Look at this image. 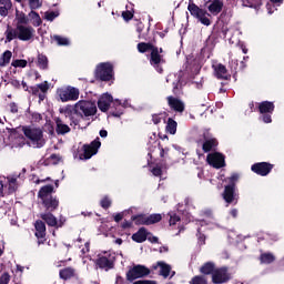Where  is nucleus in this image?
<instances>
[{
    "label": "nucleus",
    "mask_w": 284,
    "mask_h": 284,
    "mask_svg": "<svg viewBox=\"0 0 284 284\" xmlns=\"http://www.w3.org/2000/svg\"><path fill=\"white\" fill-rule=\"evenodd\" d=\"M54 192V185L52 184H47L39 190L38 199L41 201L44 212H57L59 210L60 201L59 196L52 195Z\"/></svg>",
    "instance_id": "1"
},
{
    "label": "nucleus",
    "mask_w": 284,
    "mask_h": 284,
    "mask_svg": "<svg viewBox=\"0 0 284 284\" xmlns=\"http://www.w3.org/2000/svg\"><path fill=\"white\" fill-rule=\"evenodd\" d=\"M4 37L6 43H10L14 41V39H19L20 41H30L32 37H34V28L26 24H17L14 29L8 24Z\"/></svg>",
    "instance_id": "2"
},
{
    "label": "nucleus",
    "mask_w": 284,
    "mask_h": 284,
    "mask_svg": "<svg viewBox=\"0 0 284 284\" xmlns=\"http://www.w3.org/2000/svg\"><path fill=\"white\" fill-rule=\"evenodd\" d=\"M239 179H241V174L232 173L231 176L225 178V183L229 185L224 186V191L222 193L223 200L225 203H239V193H236V183H239Z\"/></svg>",
    "instance_id": "3"
},
{
    "label": "nucleus",
    "mask_w": 284,
    "mask_h": 284,
    "mask_svg": "<svg viewBox=\"0 0 284 284\" xmlns=\"http://www.w3.org/2000/svg\"><path fill=\"white\" fill-rule=\"evenodd\" d=\"M95 81H103L108 83V81H112L114 79V65L110 62H102L97 65L94 72Z\"/></svg>",
    "instance_id": "4"
},
{
    "label": "nucleus",
    "mask_w": 284,
    "mask_h": 284,
    "mask_svg": "<svg viewBox=\"0 0 284 284\" xmlns=\"http://www.w3.org/2000/svg\"><path fill=\"white\" fill-rule=\"evenodd\" d=\"M22 132L26 139H29L36 148H43V145H45V141H43V131H41V129L23 126Z\"/></svg>",
    "instance_id": "5"
},
{
    "label": "nucleus",
    "mask_w": 284,
    "mask_h": 284,
    "mask_svg": "<svg viewBox=\"0 0 284 284\" xmlns=\"http://www.w3.org/2000/svg\"><path fill=\"white\" fill-rule=\"evenodd\" d=\"M116 256L108 252H105L103 255L99 254L98 258L94 261L97 270H102L103 272H110V270H114Z\"/></svg>",
    "instance_id": "6"
},
{
    "label": "nucleus",
    "mask_w": 284,
    "mask_h": 284,
    "mask_svg": "<svg viewBox=\"0 0 284 284\" xmlns=\"http://www.w3.org/2000/svg\"><path fill=\"white\" fill-rule=\"evenodd\" d=\"M257 112H260V121L263 123H272V115L274 114V110H276V105L272 101H262L256 103Z\"/></svg>",
    "instance_id": "7"
},
{
    "label": "nucleus",
    "mask_w": 284,
    "mask_h": 284,
    "mask_svg": "<svg viewBox=\"0 0 284 284\" xmlns=\"http://www.w3.org/2000/svg\"><path fill=\"white\" fill-rule=\"evenodd\" d=\"M74 114L81 116V119L83 116H94L97 114V104L85 100L79 101L74 105Z\"/></svg>",
    "instance_id": "8"
},
{
    "label": "nucleus",
    "mask_w": 284,
    "mask_h": 284,
    "mask_svg": "<svg viewBox=\"0 0 284 284\" xmlns=\"http://www.w3.org/2000/svg\"><path fill=\"white\" fill-rule=\"evenodd\" d=\"M145 276H150V268L141 264L134 265L126 272L129 283L136 281V278H145Z\"/></svg>",
    "instance_id": "9"
},
{
    "label": "nucleus",
    "mask_w": 284,
    "mask_h": 284,
    "mask_svg": "<svg viewBox=\"0 0 284 284\" xmlns=\"http://www.w3.org/2000/svg\"><path fill=\"white\" fill-rule=\"evenodd\" d=\"M99 148H101V140L97 138L90 144H83L82 151L83 154H80V159L88 161L89 159L93 158L99 152Z\"/></svg>",
    "instance_id": "10"
},
{
    "label": "nucleus",
    "mask_w": 284,
    "mask_h": 284,
    "mask_svg": "<svg viewBox=\"0 0 284 284\" xmlns=\"http://www.w3.org/2000/svg\"><path fill=\"white\" fill-rule=\"evenodd\" d=\"M57 94L60 97V101H62V103L77 101L79 99V89L74 87H67L58 89Z\"/></svg>",
    "instance_id": "11"
},
{
    "label": "nucleus",
    "mask_w": 284,
    "mask_h": 284,
    "mask_svg": "<svg viewBox=\"0 0 284 284\" xmlns=\"http://www.w3.org/2000/svg\"><path fill=\"white\" fill-rule=\"evenodd\" d=\"M48 90H50V84L48 81H44L42 83H39L34 87H30V92L32 97H38V103H43L45 99H48Z\"/></svg>",
    "instance_id": "12"
},
{
    "label": "nucleus",
    "mask_w": 284,
    "mask_h": 284,
    "mask_svg": "<svg viewBox=\"0 0 284 284\" xmlns=\"http://www.w3.org/2000/svg\"><path fill=\"white\" fill-rule=\"evenodd\" d=\"M156 50L158 57L149 58V63L159 72V74H163V64H165V58L163 57V48H159L154 45Z\"/></svg>",
    "instance_id": "13"
},
{
    "label": "nucleus",
    "mask_w": 284,
    "mask_h": 284,
    "mask_svg": "<svg viewBox=\"0 0 284 284\" xmlns=\"http://www.w3.org/2000/svg\"><path fill=\"white\" fill-rule=\"evenodd\" d=\"M33 225L36 230L34 236L38 240V245H45V241H48L45 239L48 234L45 222H43V220H37Z\"/></svg>",
    "instance_id": "14"
},
{
    "label": "nucleus",
    "mask_w": 284,
    "mask_h": 284,
    "mask_svg": "<svg viewBox=\"0 0 284 284\" xmlns=\"http://www.w3.org/2000/svg\"><path fill=\"white\" fill-rule=\"evenodd\" d=\"M251 170L257 176H267L274 170V164L270 162H257L251 166Z\"/></svg>",
    "instance_id": "15"
},
{
    "label": "nucleus",
    "mask_w": 284,
    "mask_h": 284,
    "mask_svg": "<svg viewBox=\"0 0 284 284\" xmlns=\"http://www.w3.org/2000/svg\"><path fill=\"white\" fill-rule=\"evenodd\" d=\"M206 161L209 165H212V168H215V170H221V168H225V155H223V153H209L206 156Z\"/></svg>",
    "instance_id": "16"
},
{
    "label": "nucleus",
    "mask_w": 284,
    "mask_h": 284,
    "mask_svg": "<svg viewBox=\"0 0 284 284\" xmlns=\"http://www.w3.org/2000/svg\"><path fill=\"white\" fill-rule=\"evenodd\" d=\"M230 281V273L227 272V267L223 266L220 268H215L212 275L213 284H223Z\"/></svg>",
    "instance_id": "17"
},
{
    "label": "nucleus",
    "mask_w": 284,
    "mask_h": 284,
    "mask_svg": "<svg viewBox=\"0 0 284 284\" xmlns=\"http://www.w3.org/2000/svg\"><path fill=\"white\" fill-rule=\"evenodd\" d=\"M112 103H114V98L110 93H103L100 95L98 100V108L102 112H108L112 108Z\"/></svg>",
    "instance_id": "18"
},
{
    "label": "nucleus",
    "mask_w": 284,
    "mask_h": 284,
    "mask_svg": "<svg viewBox=\"0 0 284 284\" xmlns=\"http://www.w3.org/2000/svg\"><path fill=\"white\" fill-rule=\"evenodd\" d=\"M166 101L169 108H171V110H173L174 112H179L180 114H182V112H185V103H183L181 99L169 95L166 98Z\"/></svg>",
    "instance_id": "19"
},
{
    "label": "nucleus",
    "mask_w": 284,
    "mask_h": 284,
    "mask_svg": "<svg viewBox=\"0 0 284 284\" xmlns=\"http://www.w3.org/2000/svg\"><path fill=\"white\" fill-rule=\"evenodd\" d=\"M125 113V104L121 102V100L115 99L113 103L111 104V116H114L115 119H121L123 114Z\"/></svg>",
    "instance_id": "20"
},
{
    "label": "nucleus",
    "mask_w": 284,
    "mask_h": 284,
    "mask_svg": "<svg viewBox=\"0 0 284 284\" xmlns=\"http://www.w3.org/2000/svg\"><path fill=\"white\" fill-rule=\"evenodd\" d=\"M138 48V52H140V54H145V52H151L149 59H156L158 54H156V49H154V44L151 42H140L136 45Z\"/></svg>",
    "instance_id": "21"
},
{
    "label": "nucleus",
    "mask_w": 284,
    "mask_h": 284,
    "mask_svg": "<svg viewBox=\"0 0 284 284\" xmlns=\"http://www.w3.org/2000/svg\"><path fill=\"white\" fill-rule=\"evenodd\" d=\"M214 72L216 79H221L222 81H230V79H232V74H230L227 67H225L223 63L214 65Z\"/></svg>",
    "instance_id": "22"
},
{
    "label": "nucleus",
    "mask_w": 284,
    "mask_h": 284,
    "mask_svg": "<svg viewBox=\"0 0 284 284\" xmlns=\"http://www.w3.org/2000/svg\"><path fill=\"white\" fill-rule=\"evenodd\" d=\"M152 233L148 232V229L144 226L140 227L136 233H133L131 239L134 243H145L148 241V236H151Z\"/></svg>",
    "instance_id": "23"
},
{
    "label": "nucleus",
    "mask_w": 284,
    "mask_h": 284,
    "mask_svg": "<svg viewBox=\"0 0 284 284\" xmlns=\"http://www.w3.org/2000/svg\"><path fill=\"white\" fill-rule=\"evenodd\" d=\"M216 148H219V140L216 138L205 139L202 143V150L205 154L216 152Z\"/></svg>",
    "instance_id": "24"
},
{
    "label": "nucleus",
    "mask_w": 284,
    "mask_h": 284,
    "mask_svg": "<svg viewBox=\"0 0 284 284\" xmlns=\"http://www.w3.org/2000/svg\"><path fill=\"white\" fill-rule=\"evenodd\" d=\"M59 276L62 278V281H70V278H77V281H79V274H77V270L71 266L60 270Z\"/></svg>",
    "instance_id": "25"
},
{
    "label": "nucleus",
    "mask_w": 284,
    "mask_h": 284,
    "mask_svg": "<svg viewBox=\"0 0 284 284\" xmlns=\"http://www.w3.org/2000/svg\"><path fill=\"white\" fill-rule=\"evenodd\" d=\"M207 3H210L207 7V10L214 17H216V14H221V12H223V1L222 0H213V1L209 0Z\"/></svg>",
    "instance_id": "26"
},
{
    "label": "nucleus",
    "mask_w": 284,
    "mask_h": 284,
    "mask_svg": "<svg viewBox=\"0 0 284 284\" xmlns=\"http://www.w3.org/2000/svg\"><path fill=\"white\" fill-rule=\"evenodd\" d=\"M53 212L44 211V213L40 214V219L47 223L49 227H57V216L52 214Z\"/></svg>",
    "instance_id": "27"
},
{
    "label": "nucleus",
    "mask_w": 284,
    "mask_h": 284,
    "mask_svg": "<svg viewBox=\"0 0 284 284\" xmlns=\"http://www.w3.org/2000/svg\"><path fill=\"white\" fill-rule=\"evenodd\" d=\"M187 10H189L190 14L192 17H194L195 19H199V17H203V14H207V17H210V13H207V11L205 9L199 8V6H196V3H194V2L189 3Z\"/></svg>",
    "instance_id": "28"
},
{
    "label": "nucleus",
    "mask_w": 284,
    "mask_h": 284,
    "mask_svg": "<svg viewBox=\"0 0 284 284\" xmlns=\"http://www.w3.org/2000/svg\"><path fill=\"white\" fill-rule=\"evenodd\" d=\"M156 267H160V276H163V278H168L170 272H172V266L165 262H158L156 265L153 266V270H156Z\"/></svg>",
    "instance_id": "29"
},
{
    "label": "nucleus",
    "mask_w": 284,
    "mask_h": 284,
    "mask_svg": "<svg viewBox=\"0 0 284 284\" xmlns=\"http://www.w3.org/2000/svg\"><path fill=\"white\" fill-rule=\"evenodd\" d=\"M216 270V264L214 262H206L200 267V274H204V276H210V274H214Z\"/></svg>",
    "instance_id": "30"
},
{
    "label": "nucleus",
    "mask_w": 284,
    "mask_h": 284,
    "mask_svg": "<svg viewBox=\"0 0 284 284\" xmlns=\"http://www.w3.org/2000/svg\"><path fill=\"white\" fill-rule=\"evenodd\" d=\"M71 131L70 126L68 124L63 123V120L61 118H58L55 120V132L57 134H68Z\"/></svg>",
    "instance_id": "31"
},
{
    "label": "nucleus",
    "mask_w": 284,
    "mask_h": 284,
    "mask_svg": "<svg viewBox=\"0 0 284 284\" xmlns=\"http://www.w3.org/2000/svg\"><path fill=\"white\" fill-rule=\"evenodd\" d=\"M37 67L39 70H48L50 68V60H48V55L39 53L37 59Z\"/></svg>",
    "instance_id": "32"
},
{
    "label": "nucleus",
    "mask_w": 284,
    "mask_h": 284,
    "mask_svg": "<svg viewBox=\"0 0 284 284\" xmlns=\"http://www.w3.org/2000/svg\"><path fill=\"white\" fill-rule=\"evenodd\" d=\"M0 17H8L12 10V0H0Z\"/></svg>",
    "instance_id": "33"
},
{
    "label": "nucleus",
    "mask_w": 284,
    "mask_h": 284,
    "mask_svg": "<svg viewBox=\"0 0 284 284\" xmlns=\"http://www.w3.org/2000/svg\"><path fill=\"white\" fill-rule=\"evenodd\" d=\"M16 21L17 26H28L30 23V19H28V16L23 11L16 10Z\"/></svg>",
    "instance_id": "34"
},
{
    "label": "nucleus",
    "mask_w": 284,
    "mask_h": 284,
    "mask_svg": "<svg viewBox=\"0 0 284 284\" xmlns=\"http://www.w3.org/2000/svg\"><path fill=\"white\" fill-rule=\"evenodd\" d=\"M176 128H179V123L174 119L169 118L166 121L165 131L169 134H176Z\"/></svg>",
    "instance_id": "35"
},
{
    "label": "nucleus",
    "mask_w": 284,
    "mask_h": 284,
    "mask_svg": "<svg viewBox=\"0 0 284 284\" xmlns=\"http://www.w3.org/2000/svg\"><path fill=\"white\" fill-rule=\"evenodd\" d=\"M276 261V256H274L272 253H262L260 255V262L264 265H270Z\"/></svg>",
    "instance_id": "36"
},
{
    "label": "nucleus",
    "mask_w": 284,
    "mask_h": 284,
    "mask_svg": "<svg viewBox=\"0 0 284 284\" xmlns=\"http://www.w3.org/2000/svg\"><path fill=\"white\" fill-rule=\"evenodd\" d=\"M12 59V51L7 50L0 57V68H6Z\"/></svg>",
    "instance_id": "37"
},
{
    "label": "nucleus",
    "mask_w": 284,
    "mask_h": 284,
    "mask_svg": "<svg viewBox=\"0 0 284 284\" xmlns=\"http://www.w3.org/2000/svg\"><path fill=\"white\" fill-rule=\"evenodd\" d=\"M131 221L134 222V225H148V215L145 214L132 215Z\"/></svg>",
    "instance_id": "38"
},
{
    "label": "nucleus",
    "mask_w": 284,
    "mask_h": 284,
    "mask_svg": "<svg viewBox=\"0 0 284 284\" xmlns=\"http://www.w3.org/2000/svg\"><path fill=\"white\" fill-rule=\"evenodd\" d=\"M163 221V215L160 213H153L151 215H146V224L148 225H154L156 223H161Z\"/></svg>",
    "instance_id": "39"
},
{
    "label": "nucleus",
    "mask_w": 284,
    "mask_h": 284,
    "mask_svg": "<svg viewBox=\"0 0 284 284\" xmlns=\"http://www.w3.org/2000/svg\"><path fill=\"white\" fill-rule=\"evenodd\" d=\"M29 17L34 21L33 26H36V28H39V26L43 23V20H41V16H39V12L34 11V9H31V11L29 12Z\"/></svg>",
    "instance_id": "40"
},
{
    "label": "nucleus",
    "mask_w": 284,
    "mask_h": 284,
    "mask_svg": "<svg viewBox=\"0 0 284 284\" xmlns=\"http://www.w3.org/2000/svg\"><path fill=\"white\" fill-rule=\"evenodd\" d=\"M190 284H207V278L203 275H195L192 277V280L189 282Z\"/></svg>",
    "instance_id": "41"
},
{
    "label": "nucleus",
    "mask_w": 284,
    "mask_h": 284,
    "mask_svg": "<svg viewBox=\"0 0 284 284\" xmlns=\"http://www.w3.org/2000/svg\"><path fill=\"white\" fill-rule=\"evenodd\" d=\"M163 116H168V112L152 114V122L154 123V125H159V123L163 121Z\"/></svg>",
    "instance_id": "42"
},
{
    "label": "nucleus",
    "mask_w": 284,
    "mask_h": 284,
    "mask_svg": "<svg viewBox=\"0 0 284 284\" xmlns=\"http://www.w3.org/2000/svg\"><path fill=\"white\" fill-rule=\"evenodd\" d=\"M53 41H55L58 45H70V40L61 36H53Z\"/></svg>",
    "instance_id": "43"
},
{
    "label": "nucleus",
    "mask_w": 284,
    "mask_h": 284,
    "mask_svg": "<svg viewBox=\"0 0 284 284\" xmlns=\"http://www.w3.org/2000/svg\"><path fill=\"white\" fill-rule=\"evenodd\" d=\"M181 90H182L181 80H175L173 82V89H172V92H173L174 97H180L181 95Z\"/></svg>",
    "instance_id": "44"
},
{
    "label": "nucleus",
    "mask_w": 284,
    "mask_h": 284,
    "mask_svg": "<svg viewBox=\"0 0 284 284\" xmlns=\"http://www.w3.org/2000/svg\"><path fill=\"white\" fill-rule=\"evenodd\" d=\"M100 205L103 210H110V207H112V200H110V197L104 196L101 201H100Z\"/></svg>",
    "instance_id": "45"
},
{
    "label": "nucleus",
    "mask_w": 284,
    "mask_h": 284,
    "mask_svg": "<svg viewBox=\"0 0 284 284\" xmlns=\"http://www.w3.org/2000/svg\"><path fill=\"white\" fill-rule=\"evenodd\" d=\"M57 17H59V12L58 11H47L44 13V19L47 21H54L57 19Z\"/></svg>",
    "instance_id": "46"
},
{
    "label": "nucleus",
    "mask_w": 284,
    "mask_h": 284,
    "mask_svg": "<svg viewBox=\"0 0 284 284\" xmlns=\"http://www.w3.org/2000/svg\"><path fill=\"white\" fill-rule=\"evenodd\" d=\"M11 65L13 68H27L28 67V61L27 60H13Z\"/></svg>",
    "instance_id": "47"
},
{
    "label": "nucleus",
    "mask_w": 284,
    "mask_h": 284,
    "mask_svg": "<svg viewBox=\"0 0 284 284\" xmlns=\"http://www.w3.org/2000/svg\"><path fill=\"white\" fill-rule=\"evenodd\" d=\"M47 161H51L52 165H59V162L61 161V155L57 153H52Z\"/></svg>",
    "instance_id": "48"
},
{
    "label": "nucleus",
    "mask_w": 284,
    "mask_h": 284,
    "mask_svg": "<svg viewBox=\"0 0 284 284\" xmlns=\"http://www.w3.org/2000/svg\"><path fill=\"white\" fill-rule=\"evenodd\" d=\"M42 3L40 0H29V8L31 10H39L41 8Z\"/></svg>",
    "instance_id": "49"
},
{
    "label": "nucleus",
    "mask_w": 284,
    "mask_h": 284,
    "mask_svg": "<svg viewBox=\"0 0 284 284\" xmlns=\"http://www.w3.org/2000/svg\"><path fill=\"white\" fill-rule=\"evenodd\" d=\"M197 19L202 23V26H212V20L207 18V14L200 16Z\"/></svg>",
    "instance_id": "50"
},
{
    "label": "nucleus",
    "mask_w": 284,
    "mask_h": 284,
    "mask_svg": "<svg viewBox=\"0 0 284 284\" xmlns=\"http://www.w3.org/2000/svg\"><path fill=\"white\" fill-rule=\"evenodd\" d=\"M181 222V216L176 215V213L170 215L169 224L176 225V223Z\"/></svg>",
    "instance_id": "51"
},
{
    "label": "nucleus",
    "mask_w": 284,
    "mask_h": 284,
    "mask_svg": "<svg viewBox=\"0 0 284 284\" xmlns=\"http://www.w3.org/2000/svg\"><path fill=\"white\" fill-rule=\"evenodd\" d=\"M197 240H199V244L200 245H205V234H203L201 232V227L197 229V233H196Z\"/></svg>",
    "instance_id": "52"
},
{
    "label": "nucleus",
    "mask_w": 284,
    "mask_h": 284,
    "mask_svg": "<svg viewBox=\"0 0 284 284\" xmlns=\"http://www.w3.org/2000/svg\"><path fill=\"white\" fill-rule=\"evenodd\" d=\"M133 18L134 13H132V11L126 10L122 12V19H124V21H132Z\"/></svg>",
    "instance_id": "53"
},
{
    "label": "nucleus",
    "mask_w": 284,
    "mask_h": 284,
    "mask_svg": "<svg viewBox=\"0 0 284 284\" xmlns=\"http://www.w3.org/2000/svg\"><path fill=\"white\" fill-rule=\"evenodd\" d=\"M229 68L233 74H236V70H239V62L234 60L230 61Z\"/></svg>",
    "instance_id": "54"
},
{
    "label": "nucleus",
    "mask_w": 284,
    "mask_h": 284,
    "mask_svg": "<svg viewBox=\"0 0 284 284\" xmlns=\"http://www.w3.org/2000/svg\"><path fill=\"white\" fill-rule=\"evenodd\" d=\"M10 283V273L4 272L1 276H0V284H9Z\"/></svg>",
    "instance_id": "55"
},
{
    "label": "nucleus",
    "mask_w": 284,
    "mask_h": 284,
    "mask_svg": "<svg viewBox=\"0 0 284 284\" xmlns=\"http://www.w3.org/2000/svg\"><path fill=\"white\" fill-rule=\"evenodd\" d=\"M133 223L134 221H128V220H124L121 224V227L122 230H130L131 227H133Z\"/></svg>",
    "instance_id": "56"
},
{
    "label": "nucleus",
    "mask_w": 284,
    "mask_h": 284,
    "mask_svg": "<svg viewBox=\"0 0 284 284\" xmlns=\"http://www.w3.org/2000/svg\"><path fill=\"white\" fill-rule=\"evenodd\" d=\"M60 112H63L64 114H68L71 116V114H74V106L67 105L64 109H62Z\"/></svg>",
    "instance_id": "57"
},
{
    "label": "nucleus",
    "mask_w": 284,
    "mask_h": 284,
    "mask_svg": "<svg viewBox=\"0 0 284 284\" xmlns=\"http://www.w3.org/2000/svg\"><path fill=\"white\" fill-rule=\"evenodd\" d=\"M153 176H161L163 174V170L160 166H155L151 170Z\"/></svg>",
    "instance_id": "58"
},
{
    "label": "nucleus",
    "mask_w": 284,
    "mask_h": 284,
    "mask_svg": "<svg viewBox=\"0 0 284 284\" xmlns=\"http://www.w3.org/2000/svg\"><path fill=\"white\" fill-rule=\"evenodd\" d=\"M9 108L12 114H17L19 112V105H17L14 102H10Z\"/></svg>",
    "instance_id": "59"
},
{
    "label": "nucleus",
    "mask_w": 284,
    "mask_h": 284,
    "mask_svg": "<svg viewBox=\"0 0 284 284\" xmlns=\"http://www.w3.org/2000/svg\"><path fill=\"white\" fill-rule=\"evenodd\" d=\"M31 116L36 123H40L41 121H43V115H41V113H32Z\"/></svg>",
    "instance_id": "60"
},
{
    "label": "nucleus",
    "mask_w": 284,
    "mask_h": 284,
    "mask_svg": "<svg viewBox=\"0 0 284 284\" xmlns=\"http://www.w3.org/2000/svg\"><path fill=\"white\" fill-rule=\"evenodd\" d=\"M133 284H156V282L152 280H139V281H135Z\"/></svg>",
    "instance_id": "61"
},
{
    "label": "nucleus",
    "mask_w": 284,
    "mask_h": 284,
    "mask_svg": "<svg viewBox=\"0 0 284 284\" xmlns=\"http://www.w3.org/2000/svg\"><path fill=\"white\" fill-rule=\"evenodd\" d=\"M57 225H55V230H59V227H63V225H65V219L60 217L59 220H57Z\"/></svg>",
    "instance_id": "62"
},
{
    "label": "nucleus",
    "mask_w": 284,
    "mask_h": 284,
    "mask_svg": "<svg viewBox=\"0 0 284 284\" xmlns=\"http://www.w3.org/2000/svg\"><path fill=\"white\" fill-rule=\"evenodd\" d=\"M9 183V194H13V192H17V184H13L12 182H8Z\"/></svg>",
    "instance_id": "63"
},
{
    "label": "nucleus",
    "mask_w": 284,
    "mask_h": 284,
    "mask_svg": "<svg viewBox=\"0 0 284 284\" xmlns=\"http://www.w3.org/2000/svg\"><path fill=\"white\" fill-rule=\"evenodd\" d=\"M115 284H125V278H123L121 275H116Z\"/></svg>",
    "instance_id": "64"
}]
</instances>
